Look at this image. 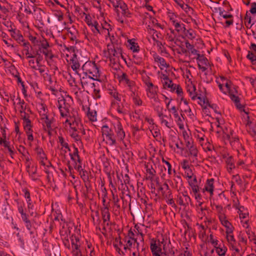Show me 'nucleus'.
Masks as SVG:
<instances>
[{
    "label": "nucleus",
    "mask_w": 256,
    "mask_h": 256,
    "mask_svg": "<svg viewBox=\"0 0 256 256\" xmlns=\"http://www.w3.org/2000/svg\"><path fill=\"white\" fill-rule=\"evenodd\" d=\"M82 70L86 74H90L94 78L91 77L90 76H89L90 78L98 80V78L100 77V74L99 68L95 62L90 61L86 62L82 66Z\"/></svg>",
    "instance_id": "1"
},
{
    "label": "nucleus",
    "mask_w": 256,
    "mask_h": 256,
    "mask_svg": "<svg viewBox=\"0 0 256 256\" xmlns=\"http://www.w3.org/2000/svg\"><path fill=\"white\" fill-rule=\"evenodd\" d=\"M102 136H105L106 140L108 141L110 145L112 146L116 144V136L112 130L107 125H104L102 127Z\"/></svg>",
    "instance_id": "2"
},
{
    "label": "nucleus",
    "mask_w": 256,
    "mask_h": 256,
    "mask_svg": "<svg viewBox=\"0 0 256 256\" xmlns=\"http://www.w3.org/2000/svg\"><path fill=\"white\" fill-rule=\"evenodd\" d=\"M58 108L60 110V116L62 117L68 116L70 113V104L66 102V99L62 98L58 100Z\"/></svg>",
    "instance_id": "3"
},
{
    "label": "nucleus",
    "mask_w": 256,
    "mask_h": 256,
    "mask_svg": "<svg viewBox=\"0 0 256 256\" xmlns=\"http://www.w3.org/2000/svg\"><path fill=\"white\" fill-rule=\"evenodd\" d=\"M119 81L122 82H124L129 88V89L132 92H134V90L135 82L132 80H130L126 73H122V75L118 77Z\"/></svg>",
    "instance_id": "4"
},
{
    "label": "nucleus",
    "mask_w": 256,
    "mask_h": 256,
    "mask_svg": "<svg viewBox=\"0 0 256 256\" xmlns=\"http://www.w3.org/2000/svg\"><path fill=\"white\" fill-rule=\"evenodd\" d=\"M10 29H9V32H11V36L16 40L20 44L21 42L24 43L26 42L20 30L14 28L12 24H10Z\"/></svg>",
    "instance_id": "5"
},
{
    "label": "nucleus",
    "mask_w": 256,
    "mask_h": 256,
    "mask_svg": "<svg viewBox=\"0 0 256 256\" xmlns=\"http://www.w3.org/2000/svg\"><path fill=\"white\" fill-rule=\"evenodd\" d=\"M42 116V120H44V123L43 124L44 130H46V128L52 130V124L54 122V118H50L46 114H44Z\"/></svg>",
    "instance_id": "6"
},
{
    "label": "nucleus",
    "mask_w": 256,
    "mask_h": 256,
    "mask_svg": "<svg viewBox=\"0 0 256 256\" xmlns=\"http://www.w3.org/2000/svg\"><path fill=\"white\" fill-rule=\"evenodd\" d=\"M114 128L116 134V136H115L116 140L117 138L118 140H123L125 137V132L120 122H118Z\"/></svg>",
    "instance_id": "7"
},
{
    "label": "nucleus",
    "mask_w": 256,
    "mask_h": 256,
    "mask_svg": "<svg viewBox=\"0 0 256 256\" xmlns=\"http://www.w3.org/2000/svg\"><path fill=\"white\" fill-rule=\"evenodd\" d=\"M176 202L180 206H182L186 208L188 206L189 203L191 202V199L190 197H182L180 194L177 196Z\"/></svg>",
    "instance_id": "8"
},
{
    "label": "nucleus",
    "mask_w": 256,
    "mask_h": 256,
    "mask_svg": "<svg viewBox=\"0 0 256 256\" xmlns=\"http://www.w3.org/2000/svg\"><path fill=\"white\" fill-rule=\"evenodd\" d=\"M150 248L154 256H159L160 252L162 253V248L160 246H158L156 244V241L154 239L152 240Z\"/></svg>",
    "instance_id": "9"
},
{
    "label": "nucleus",
    "mask_w": 256,
    "mask_h": 256,
    "mask_svg": "<svg viewBox=\"0 0 256 256\" xmlns=\"http://www.w3.org/2000/svg\"><path fill=\"white\" fill-rule=\"evenodd\" d=\"M108 52L110 57L120 58L122 56V49L118 46H114L113 48L108 49Z\"/></svg>",
    "instance_id": "10"
},
{
    "label": "nucleus",
    "mask_w": 256,
    "mask_h": 256,
    "mask_svg": "<svg viewBox=\"0 0 256 256\" xmlns=\"http://www.w3.org/2000/svg\"><path fill=\"white\" fill-rule=\"evenodd\" d=\"M0 145L4 146V148H7L8 150L10 152V154L12 158H14V147L10 145V142L7 140H0Z\"/></svg>",
    "instance_id": "11"
},
{
    "label": "nucleus",
    "mask_w": 256,
    "mask_h": 256,
    "mask_svg": "<svg viewBox=\"0 0 256 256\" xmlns=\"http://www.w3.org/2000/svg\"><path fill=\"white\" fill-rule=\"evenodd\" d=\"M70 61L72 62V65L71 66L72 68L77 72V70L80 68V64L78 62V59L77 58V56L76 54H72V57Z\"/></svg>",
    "instance_id": "12"
},
{
    "label": "nucleus",
    "mask_w": 256,
    "mask_h": 256,
    "mask_svg": "<svg viewBox=\"0 0 256 256\" xmlns=\"http://www.w3.org/2000/svg\"><path fill=\"white\" fill-rule=\"evenodd\" d=\"M101 211L104 223L109 221L110 219V213L108 210V206H106L104 208H102L101 209Z\"/></svg>",
    "instance_id": "13"
},
{
    "label": "nucleus",
    "mask_w": 256,
    "mask_h": 256,
    "mask_svg": "<svg viewBox=\"0 0 256 256\" xmlns=\"http://www.w3.org/2000/svg\"><path fill=\"white\" fill-rule=\"evenodd\" d=\"M230 96L232 100L234 102L236 108L240 110H242L243 106L240 104L239 98L233 94L232 92H230Z\"/></svg>",
    "instance_id": "14"
},
{
    "label": "nucleus",
    "mask_w": 256,
    "mask_h": 256,
    "mask_svg": "<svg viewBox=\"0 0 256 256\" xmlns=\"http://www.w3.org/2000/svg\"><path fill=\"white\" fill-rule=\"evenodd\" d=\"M214 178L208 179L204 189L206 191L210 192L211 194H213L214 191Z\"/></svg>",
    "instance_id": "15"
},
{
    "label": "nucleus",
    "mask_w": 256,
    "mask_h": 256,
    "mask_svg": "<svg viewBox=\"0 0 256 256\" xmlns=\"http://www.w3.org/2000/svg\"><path fill=\"white\" fill-rule=\"evenodd\" d=\"M120 8L122 10V14L126 17H130V13L128 10L127 5L123 1L120 4L119 6Z\"/></svg>",
    "instance_id": "16"
},
{
    "label": "nucleus",
    "mask_w": 256,
    "mask_h": 256,
    "mask_svg": "<svg viewBox=\"0 0 256 256\" xmlns=\"http://www.w3.org/2000/svg\"><path fill=\"white\" fill-rule=\"evenodd\" d=\"M226 162L227 164V168L229 172H230V170H232L235 168L234 160L232 156H228L227 157L226 160Z\"/></svg>",
    "instance_id": "17"
},
{
    "label": "nucleus",
    "mask_w": 256,
    "mask_h": 256,
    "mask_svg": "<svg viewBox=\"0 0 256 256\" xmlns=\"http://www.w3.org/2000/svg\"><path fill=\"white\" fill-rule=\"evenodd\" d=\"M196 87L193 86H190L187 90L190 96L191 97L192 99L193 100H196V98H198L201 100L200 96H198L196 93Z\"/></svg>",
    "instance_id": "18"
},
{
    "label": "nucleus",
    "mask_w": 256,
    "mask_h": 256,
    "mask_svg": "<svg viewBox=\"0 0 256 256\" xmlns=\"http://www.w3.org/2000/svg\"><path fill=\"white\" fill-rule=\"evenodd\" d=\"M154 58L155 62L160 64V66H162L164 68H166L168 67V66H169L168 64H166L165 60L163 58L160 57L158 55H154Z\"/></svg>",
    "instance_id": "19"
},
{
    "label": "nucleus",
    "mask_w": 256,
    "mask_h": 256,
    "mask_svg": "<svg viewBox=\"0 0 256 256\" xmlns=\"http://www.w3.org/2000/svg\"><path fill=\"white\" fill-rule=\"evenodd\" d=\"M70 240L72 250H78V249H80V244H78V242L80 241L79 238L75 236H72L70 237Z\"/></svg>",
    "instance_id": "20"
},
{
    "label": "nucleus",
    "mask_w": 256,
    "mask_h": 256,
    "mask_svg": "<svg viewBox=\"0 0 256 256\" xmlns=\"http://www.w3.org/2000/svg\"><path fill=\"white\" fill-rule=\"evenodd\" d=\"M172 22L173 25L174 26L176 30L178 32H184L186 30L185 25L184 24H180V22H177L176 20H172Z\"/></svg>",
    "instance_id": "21"
},
{
    "label": "nucleus",
    "mask_w": 256,
    "mask_h": 256,
    "mask_svg": "<svg viewBox=\"0 0 256 256\" xmlns=\"http://www.w3.org/2000/svg\"><path fill=\"white\" fill-rule=\"evenodd\" d=\"M196 60L201 63L202 64L206 66H208L210 64L208 60L203 54H198Z\"/></svg>",
    "instance_id": "22"
},
{
    "label": "nucleus",
    "mask_w": 256,
    "mask_h": 256,
    "mask_svg": "<svg viewBox=\"0 0 256 256\" xmlns=\"http://www.w3.org/2000/svg\"><path fill=\"white\" fill-rule=\"evenodd\" d=\"M146 171L148 174V176L146 178V179L152 181L156 175V170L154 169H153L152 167L151 168H147Z\"/></svg>",
    "instance_id": "23"
},
{
    "label": "nucleus",
    "mask_w": 256,
    "mask_h": 256,
    "mask_svg": "<svg viewBox=\"0 0 256 256\" xmlns=\"http://www.w3.org/2000/svg\"><path fill=\"white\" fill-rule=\"evenodd\" d=\"M163 77L164 80H166L163 84L164 88H166V87L168 88H172V87L174 86V84L172 83V80L166 74H163Z\"/></svg>",
    "instance_id": "24"
},
{
    "label": "nucleus",
    "mask_w": 256,
    "mask_h": 256,
    "mask_svg": "<svg viewBox=\"0 0 256 256\" xmlns=\"http://www.w3.org/2000/svg\"><path fill=\"white\" fill-rule=\"evenodd\" d=\"M158 86L151 88H146V91L147 92V96L148 98H150L153 96L158 94Z\"/></svg>",
    "instance_id": "25"
},
{
    "label": "nucleus",
    "mask_w": 256,
    "mask_h": 256,
    "mask_svg": "<svg viewBox=\"0 0 256 256\" xmlns=\"http://www.w3.org/2000/svg\"><path fill=\"white\" fill-rule=\"evenodd\" d=\"M216 252L220 256H224L226 254V252L227 250L226 247L224 246V244H222V248H217V246L215 247Z\"/></svg>",
    "instance_id": "26"
},
{
    "label": "nucleus",
    "mask_w": 256,
    "mask_h": 256,
    "mask_svg": "<svg viewBox=\"0 0 256 256\" xmlns=\"http://www.w3.org/2000/svg\"><path fill=\"white\" fill-rule=\"evenodd\" d=\"M186 46L190 50L191 54H196V56L198 54V51L194 48V46L191 44L188 40L186 42Z\"/></svg>",
    "instance_id": "27"
},
{
    "label": "nucleus",
    "mask_w": 256,
    "mask_h": 256,
    "mask_svg": "<svg viewBox=\"0 0 256 256\" xmlns=\"http://www.w3.org/2000/svg\"><path fill=\"white\" fill-rule=\"evenodd\" d=\"M30 43L28 42H25L23 43L22 45L25 47L24 50L26 51V54L27 56V58H33L35 57V56L30 54L28 46Z\"/></svg>",
    "instance_id": "28"
},
{
    "label": "nucleus",
    "mask_w": 256,
    "mask_h": 256,
    "mask_svg": "<svg viewBox=\"0 0 256 256\" xmlns=\"http://www.w3.org/2000/svg\"><path fill=\"white\" fill-rule=\"evenodd\" d=\"M174 181L175 182V186L176 188H180L182 186V180L180 176H176L174 178Z\"/></svg>",
    "instance_id": "29"
},
{
    "label": "nucleus",
    "mask_w": 256,
    "mask_h": 256,
    "mask_svg": "<svg viewBox=\"0 0 256 256\" xmlns=\"http://www.w3.org/2000/svg\"><path fill=\"white\" fill-rule=\"evenodd\" d=\"M188 150H189V156H193L195 158H196L198 156V150L196 146H190Z\"/></svg>",
    "instance_id": "30"
},
{
    "label": "nucleus",
    "mask_w": 256,
    "mask_h": 256,
    "mask_svg": "<svg viewBox=\"0 0 256 256\" xmlns=\"http://www.w3.org/2000/svg\"><path fill=\"white\" fill-rule=\"evenodd\" d=\"M87 116L90 121L95 122L96 120V111H88Z\"/></svg>",
    "instance_id": "31"
},
{
    "label": "nucleus",
    "mask_w": 256,
    "mask_h": 256,
    "mask_svg": "<svg viewBox=\"0 0 256 256\" xmlns=\"http://www.w3.org/2000/svg\"><path fill=\"white\" fill-rule=\"evenodd\" d=\"M128 42L130 44V48L133 51V52H138L139 51V46L137 44L135 43L134 42H132V40H128Z\"/></svg>",
    "instance_id": "32"
},
{
    "label": "nucleus",
    "mask_w": 256,
    "mask_h": 256,
    "mask_svg": "<svg viewBox=\"0 0 256 256\" xmlns=\"http://www.w3.org/2000/svg\"><path fill=\"white\" fill-rule=\"evenodd\" d=\"M244 22L247 28H250L253 24H251V18L248 12H247L244 17Z\"/></svg>",
    "instance_id": "33"
},
{
    "label": "nucleus",
    "mask_w": 256,
    "mask_h": 256,
    "mask_svg": "<svg viewBox=\"0 0 256 256\" xmlns=\"http://www.w3.org/2000/svg\"><path fill=\"white\" fill-rule=\"evenodd\" d=\"M132 96H133V100L135 104L137 106H141L142 104V100L138 96H135V94L134 92H132Z\"/></svg>",
    "instance_id": "34"
},
{
    "label": "nucleus",
    "mask_w": 256,
    "mask_h": 256,
    "mask_svg": "<svg viewBox=\"0 0 256 256\" xmlns=\"http://www.w3.org/2000/svg\"><path fill=\"white\" fill-rule=\"evenodd\" d=\"M39 42L40 43V46L43 50H47V48L50 46L49 43L47 40L44 38L42 40H40Z\"/></svg>",
    "instance_id": "35"
},
{
    "label": "nucleus",
    "mask_w": 256,
    "mask_h": 256,
    "mask_svg": "<svg viewBox=\"0 0 256 256\" xmlns=\"http://www.w3.org/2000/svg\"><path fill=\"white\" fill-rule=\"evenodd\" d=\"M26 2H27V3L28 4H26V2L24 3V5H25V9H24V12L27 13L28 14H32L33 13L32 11H33V10L32 9L31 6H30V4H30L28 2V0H26Z\"/></svg>",
    "instance_id": "36"
},
{
    "label": "nucleus",
    "mask_w": 256,
    "mask_h": 256,
    "mask_svg": "<svg viewBox=\"0 0 256 256\" xmlns=\"http://www.w3.org/2000/svg\"><path fill=\"white\" fill-rule=\"evenodd\" d=\"M110 94L114 99L118 101H120V94H118V93L117 92V91L116 90H111L110 92Z\"/></svg>",
    "instance_id": "37"
},
{
    "label": "nucleus",
    "mask_w": 256,
    "mask_h": 256,
    "mask_svg": "<svg viewBox=\"0 0 256 256\" xmlns=\"http://www.w3.org/2000/svg\"><path fill=\"white\" fill-rule=\"evenodd\" d=\"M219 218L220 221L221 222L222 224L224 226H228V225L230 226V223L227 220L224 216H219Z\"/></svg>",
    "instance_id": "38"
},
{
    "label": "nucleus",
    "mask_w": 256,
    "mask_h": 256,
    "mask_svg": "<svg viewBox=\"0 0 256 256\" xmlns=\"http://www.w3.org/2000/svg\"><path fill=\"white\" fill-rule=\"evenodd\" d=\"M23 126H24V129L32 128V124L31 120H30V118L26 120H23Z\"/></svg>",
    "instance_id": "39"
},
{
    "label": "nucleus",
    "mask_w": 256,
    "mask_h": 256,
    "mask_svg": "<svg viewBox=\"0 0 256 256\" xmlns=\"http://www.w3.org/2000/svg\"><path fill=\"white\" fill-rule=\"evenodd\" d=\"M186 36L190 40H192L195 38L196 34L194 33L192 30L190 29L188 30L186 34Z\"/></svg>",
    "instance_id": "40"
},
{
    "label": "nucleus",
    "mask_w": 256,
    "mask_h": 256,
    "mask_svg": "<svg viewBox=\"0 0 256 256\" xmlns=\"http://www.w3.org/2000/svg\"><path fill=\"white\" fill-rule=\"evenodd\" d=\"M248 131L252 136L256 134V124H254L252 126H249L248 128Z\"/></svg>",
    "instance_id": "41"
},
{
    "label": "nucleus",
    "mask_w": 256,
    "mask_h": 256,
    "mask_svg": "<svg viewBox=\"0 0 256 256\" xmlns=\"http://www.w3.org/2000/svg\"><path fill=\"white\" fill-rule=\"evenodd\" d=\"M74 152H73L72 154H70V156L71 159L72 160H75L74 158V156L78 157L79 154H78V148H76L74 145Z\"/></svg>",
    "instance_id": "42"
},
{
    "label": "nucleus",
    "mask_w": 256,
    "mask_h": 256,
    "mask_svg": "<svg viewBox=\"0 0 256 256\" xmlns=\"http://www.w3.org/2000/svg\"><path fill=\"white\" fill-rule=\"evenodd\" d=\"M42 52L46 57H48L51 60L54 58V55L52 54L51 50H48V49L42 50Z\"/></svg>",
    "instance_id": "43"
},
{
    "label": "nucleus",
    "mask_w": 256,
    "mask_h": 256,
    "mask_svg": "<svg viewBox=\"0 0 256 256\" xmlns=\"http://www.w3.org/2000/svg\"><path fill=\"white\" fill-rule=\"evenodd\" d=\"M54 15L58 18V20L60 22L62 21L64 19L63 14L60 10L56 11Z\"/></svg>",
    "instance_id": "44"
},
{
    "label": "nucleus",
    "mask_w": 256,
    "mask_h": 256,
    "mask_svg": "<svg viewBox=\"0 0 256 256\" xmlns=\"http://www.w3.org/2000/svg\"><path fill=\"white\" fill-rule=\"evenodd\" d=\"M171 192L168 196V198L166 200V202L168 204L171 205L172 207H174V208H176V206L174 203V202L172 198H170Z\"/></svg>",
    "instance_id": "45"
},
{
    "label": "nucleus",
    "mask_w": 256,
    "mask_h": 256,
    "mask_svg": "<svg viewBox=\"0 0 256 256\" xmlns=\"http://www.w3.org/2000/svg\"><path fill=\"white\" fill-rule=\"evenodd\" d=\"M35 54L36 56H38V57L36 60V64L38 67H41L42 65L40 64V62L42 60V56L38 51L36 52Z\"/></svg>",
    "instance_id": "46"
},
{
    "label": "nucleus",
    "mask_w": 256,
    "mask_h": 256,
    "mask_svg": "<svg viewBox=\"0 0 256 256\" xmlns=\"http://www.w3.org/2000/svg\"><path fill=\"white\" fill-rule=\"evenodd\" d=\"M181 166L182 168L184 170L188 169V168H190L188 164V162L186 160H183V161L181 163Z\"/></svg>",
    "instance_id": "47"
},
{
    "label": "nucleus",
    "mask_w": 256,
    "mask_h": 256,
    "mask_svg": "<svg viewBox=\"0 0 256 256\" xmlns=\"http://www.w3.org/2000/svg\"><path fill=\"white\" fill-rule=\"evenodd\" d=\"M21 116L23 120H26L30 118V115L24 110H20Z\"/></svg>",
    "instance_id": "48"
},
{
    "label": "nucleus",
    "mask_w": 256,
    "mask_h": 256,
    "mask_svg": "<svg viewBox=\"0 0 256 256\" xmlns=\"http://www.w3.org/2000/svg\"><path fill=\"white\" fill-rule=\"evenodd\" d=\"M162 162L166 164V166H168V174H172V166H171V164H170V163L168 162L165 160L164 158H162Z\"/></svg>",
    "instance_id": "49"
},
{
    "label": "nucleus",
    "mask_w": 256,
    "mask_h": 256,
    "mask_svg": "<svg viewBox=\"0 0 256 256\" xmlns=\"http://www.w3.org/2000/svg\"><path fill=\"white\" fill-rule=\"evenodd\" d=\"M226 238L228 241V242L230 244H232V243H235L236 240H234V236L232 234H229L226 235Z\"/></svg>",
    "instance_id": "50"
},
{
    "label": "nucleus",
    "mask_w": 256,
    "mask_h": 256,
    "mask_svg": "<svg viewBox=\"0 0 256 256\" xmlns=\"http://www.w3.org/2000/svg\"><path fill=\"white\" fill-rule=\"evenodd\" d=\"M59 142L61 146L65 148H68V144L64 142V138L61 136H58Z\"/></svg>",
    "instance_id": "51"
},
{
    "label": "nucleus",
    "mask_w": 256,
    "mask_h": 256,
    "mask_svg": "<svg viewBox=\"0 0 256 256\" xmlns=\"http://www.w3.org/2000/svg\"><path fill=\"white\" fill-rule=\"evenodd\" d=\"M122 0H112L110 2L113 5V6L116 8H118L120 6V4L122 2Z\"/></svg>",
    "instance_id": "52"
},
{
    "label": "nucleus",
    "mask_w": 256,
    "mask_h": 256,
    "mask_svg": "<svg viewBox=\"0 0 256 256\" xmlns=\"http://www.w3.org/2000/svg\"><path fill=\"white\" fill-rule=\"evenodd\" d=\"M246 58L250 60L251 62H253L254 60V59L256 58V56L252 52H248V54L246 56Z\"/></svg>",
    "instance_id": "53"
},
{
    "label": "nucleus",
    "mask_w": 256,
    "mask_h": 256,
    "mask_svg": "<svg viewBox=\"0 0 256 256\" xmlns=\"http://www.w3.org/2000/svg\"><path fill=\"white\" fill-rule=\"evenodd\" d=\"M192 178H193L192 180L188 181V184H189L190 186V187L192 188V185H194L196 186H198V184H197L198 182H197L196 176H194V177H193Z\"/></svg>",
    "instance_id": "54"
},
{
    "label": "nucleus",
    "mask_w": 256,
    "mask_h": 256,
    "mask_svg": "<svg viewBox=\"0 0 256 256\" xmlns=\"http://www.w3.org/2000/svg\"><path fill=\"white\" fill-rule=\"evenodd\" d=\"M243 111L246 114V118H244L246 120V126L249 127V126H251L250 124H252V122L250 120V116H248V113L247 112H246L244 109H243Z\"/></svg>",
    "instance_id": "55"
},
{
    "label": "nucleus",
    "mask_w": 256,
    "mask_h": 256,
    "mask_svg": "<svg viewBox=\"0 0 256 256\" xmlns=\"http://www.w3.org/2000/svg\"><path fill=\"white\" fill-rule=\"evenodd\" d=\"M185 173L186 174L187 177L189 178H193V173L190 168H189L188 169L185 170Z\"/></svg>",
    "instance_id": "56"
},
{
    "label": "nucleus",
    "mask_w": 256,
    "mask_h": 256,
    "mask_svg": "<svg viewBox=\"0 0 256 256\" xmlns=\"http://www.w3.org/2000/svg\"><path fill=\"white\" fill-rule=\"evenodd\" d=\"M210 240L212 244L214 245V248L218 245V240H214L213 238V235L212 234H210Z\"/></svg>",
    "instance_id": "57"
},
{
    "label": "nucleus",
    "mask_w": 256,
    "mask_h": 256,
    "mask_svg": "<svg viewBox=\"0 0 256 256\" xmlns=\"http://www.w3.org/2000/svg\"><path fill=\"white\" fill-rule=\"evenodd\" d=\"M84 14L86 16H85V21L87 23L88 26H90L92 24V22L91 21L90 16L89 14H86V13H84Z\"/></svg>",
    "instance_id": "58"
},
{
    "label": "nucleus",
    "mask_w": 256,
    "mask_h": 256,
    "mask_svg": "<svg viewBox=\"0 0 256 256\" xmlns=\"http://www.w3.org/2000/svg\"><path fill=\"white\" fill-rule=\"evenodd\" d=\"M93 96L94 98H100V90L94 89Z\"/></svg>",
    "instance_id": "59"
},
{
    "label": "nucleus",
    "mask_w": 256,
    "mask_h": 256,
    "mask_svg": "<svg viewBox=\"0 0 256 256\" xmlns=\"http://www.w3.org/2000/svg\"><path fill=\"white\" fill-rule=\"evenodd\" d=\"M110 63L113 64L114 65L116 64L117 63L120 62V58H115L110 56Z\"/></svg>",
    "instance_id": "60"
},
{
    "label": "nucleus",
    "mask_w": 256,
    "mask_h": 256,
    "mask_svg": "<svg viewBox=\"0 0 256 256\" xmlns=\"http://www.w3.org/2000/svg\"><path fill=\"white\" fill-rule=\"evenodd\" d=\"M22 191L24 193V196L25 198H26L28 200H31L29 190L27 188H24L22 190Z\"/></svg>",
    "instance_id": "61"
},
{
    "label": "nucleus",
    "mask_w": 256,
    "mask_h": 256,
    "mask_svg": "<svg viewBox=\"0 0 256 256\" xmlns=\"http://www.w3.org/2000/svg\"><path fill=\"white\" fill-rule=\"evenodd\" d=\"M250 12L252 14H256V3L253 2L251 4V8L250 10Z\"/></svg>",
    "instance_id": "62"
},
{
    "label": "nucleus",
    "mask_w": 256,
    "mask_h": 256,
    "mask_svg": "<svg viewBox=\"0 0 256 256\" xmlns=\"http://www.w3.org/2000/svg\"><path fill=\"white\" fill-rule=\"evenodd\" d=\"M71 136L76 141L80 140V136L76 132H73L71 134Z\"/></svg>",
    "instance_id": "63"
},
{
    "label": "nucleus",
    "mask_w": 256,
    "mask_h": 256,
    "mask_svg": "<svg viewBox=\"0 0 256 256\" xmlns=\"http://www.w3.org/2000/svg\"><path fill=\"white\" fill-rule=\"evenodd\" d=\"M72 253L74 256H82V252L80 249L72 250Z\"/></svg>",
    "instance_id": "64"
}]
</instances>
